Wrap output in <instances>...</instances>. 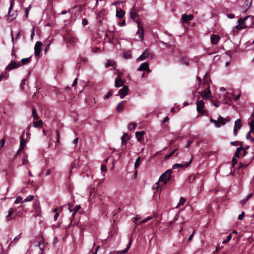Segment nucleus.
<instances>
[{
    "mask_svg": "<svg viewBox=\"0 0 254 254\" xmlns=\"http://www.w3.org/2000/svg\"><path fill=\"white\" fill-rule=\"evenodd\" d=\"M138 29L137 31L136 32V34L138 35L139 38L140 39H143V34H144V31L142 27H140L139 25V23H138Z\"/></svg>",
    "mask_w": 254,
    "mask_h": 254,
    "instance_id": "obj_17",
    "label": "nucleus"
},
{
    "mask_svg": "<svg viewBox=\"0 0 254 254\" xmlns=\"http://www.w3.org/2000/svg\"><path fill=\"white\" fill-rule=\"evenodd\" d=\"M193 18V15L192 14L187 15L184 14L182 15L181 20L183 22H188L191 20Z\"/></svg>",
    "mask_w": 254,
    "mask_h": 254,
    "instance_id": "obj_11",
    "label": "nucleus"
},
{
    "mask_svg": "<svg viewBox=\"0 0 254 254\" xmlns=\"http://www.w3.org/2000/svg\"><path fill=\"white\" fill-rule=\"evenodd\" d=\"M185 201H186L185 198L183 197H181L180 199L179 202L178 204L177 205V207H178L179 206L183 205L185 203Z\"/></svg>",
    "mask_w": 254,
    "mask_h": 254,
    "instance_id": "obj_37",
    "label": "nucleus"
},
{
    "mask_svg": "<svg viewBox=\"0 0 254 254\" xmlns=\"http://www.w3.org/2000/svg\"><path fill=\"white\" fill-rule=\"evenodd\" d=\"M252 1L253 0H246L245 1L244 5L242 6V8L244 9V12H246L249 9L252 3Z\"/></svg>",
    "mask_w": 254,
    "mask_h": 254,
    "instance_id": "obj_15",
    "label": "nucleus"
},
{
    "mask_svg": "<svg viewBox=\"0 0 254 254\" xmlns=\"http://www.w3.org/2000/svg\"><path fill=\"white\" fill-rule=\"evenodd\" d=\"M140 162V157H138L136 159V160L134 163V167L135 169L137 168L139 166Z\"/></svg>",
    "mask_w": 254,
    "mask_h": 254,
    "instance_id": "obj_38",
    "label": "nucleus"
},
{
    "mask_svg": "<svg viewBox=\"0 0 254 254\" xmlns=\"http://www.w3.org/2000/svg\"><path fill=\"white\" fill-rule=\"evenodd\" d=\"M80 208V205H77L76 206H75V207H74V212H73L72 214V216L73 217H74L76 213L77 212V211Z\"/></svg>",
    "mask_w": 254,
    "mask_h": 254,
    "instance_id": "obj_36",
    "label": "nucleus"
},
{
    "mask_svg": "<svg viewBox=\"0 0 254 254\" xmlns=\"http://www.w3.org/2000/svg\"><path fill=\"white\" fill-rule=\"evenodd\" d=\"M31 56H30L28 58H27L22 59L21 60V64L24 65V64H27L30 63L31 61Z\"/></svg>",
    "mask_w": 254,
    "mask_h": 254,
    "instance_id": "obj_23",
    "label": "nucleus"
},
{
    "mask_svg": "<svg viewBox=\"0 0 254 254\" xmlns=\"http://www.w3.org/2000/svg\"><path fill=\"white\" fill-rule=\"evenodd\" d=\"M98 249V247H97L96 249L95 252H94L93 251H90L88 254H97V252Z\"/></svg>",
    "mask_w": 254,
    "mask_h": 254,
    "instance_id": "obj_62",
    "label": "nucleus"
},
{
    "mask_svg": "<svg viewBox=\"0 0 254 254\" xmlns=\"http://www.w3.org/2000/svg\"><path fill=\"white\" fill-rule=\"evenodd\" d=\"M235 28L237 30H240L243 29L242 24H238L236 26Z\"/></svg>",
    "mask_w": 254,
    "mask_h": 254,
    "instance_id": "obj_61",
    "label": "nucleus"
},
{
    "mask_svg": "<svg viewBox=\"0 0 254 254\" xmlns=\"http://www.w3.org/2000/svg\"><path fill=\"white\" fill-rule=\"evenodd\" d=\"M252 195H253V194H252V193H250V194H249L248 195V196H247L246 198H244V199H242V200L240 201V204H241V205H243L244 204H245L246 203V202H247V201H248V200H249V199L252 197Z\"/></svg>",
    "mask_w": 254,
    "mask_h": 254,
    "instance_id": "obj_21",
    "label": "nucleus"
},
{
    "mask_svg": "<svg viewBox=\"0 0 254 254\" xmlns=\"http://www.w3.org/2000/svg\"><path fill=\"white\" fill-rule=\"evenodd\" d=\"M21 238V234H19L18 235H17V236H16L14 239H13V240L11 242V243L10 244V245H11V244L14 243V242H17V241H18L19 240H20Z\"/></svg>",
    "mask_w": 254,
    "mask_h": 254,
    "instance_id": "obj_40",
    "label": "nucleus"
},
{
    "mask_svg": "<svg viewBox=\"0 0 254 254\" xmlns=\"http://www.w3.org/2000/svg\"><path fill=\"white\" fill-rule=\"evenodd\" d=\"M131 241H132V239L131 238L130 239L129 242L128 243V244H127V248L124 251H127H127L128 250V249L131 245Z\"/></svg>",
    "mask_w": 254,
    "mask_h": 254,
    "instance_id": "obj_51",
    "label": "nucleus"
},
{
    "mask_svg": "<svg viewBox=\"0 0 254 254\" xmlns=\"http://www.w3.org/2000/svg\"><path fill=\"white\" fill-rule=\"evenodd\" d=\"M124 81L121 78L120 74H119L115 79V87H120L124 85Z\"/></svg>",
    "mask_w": 254,
    "mask_h": 254,
    "instance_id": "obj_12",
    "label": "nucleus"
},
{
    "mask_svg": "<svg viewBox=\"0 0 254 254\" xmlns=\"http://www.w3.org/2000/svg\"><path fill=\"white\" fill-rule=\"evenodd\" d=\"M130 138V137L128 136V135L127 133H124L123 136L121 137V141L123 144H126L127 140H128Z\"/></svg>",
    "mask_w": 254,
    "mask_h": 254,
    "instance_id": "obj_19",
    "label": "nucleus"
},
{
    "mask_svg": "<svg viewBox=\"0 0 254 254\" xmlns=\"http://www.w3.org/2000/svg\"><path fill=\"white\" fill-rule=\"evenodd\" d=\"M162 187H163V185H162ZM161 187V186L160 185L159 182L156 183L153 185V187L154 189H156V190H158V189L160 188Z\"/></svg>",
    "mask_w": 254,
    "mask_h": 254,
    "instance_id": "obj_45",
    "label": "nucleus"
},
{
    "mask_svg": "<svg viewBox=\"0 0 254 254\" xmlns=\"http://www.w3.org/2000/svg\"><path fill=\"white\" fill-rule=\"evenodd\" d=\"M244 215H245V212L244 211H242V213L240 214L239 216H238V219L240 220H241L243 219L244 216Z\"/></svg>",
    "mask_w": 254,
    "mask_h": 254,
    "instance_id": "obj_53",
    "label": "nucleus"
},
{
    "mask_svg": "<svg viewBox=\"0 0 254 254\" xmlns=\"http://www.w3.org/2000/svg\"><path fill=\"white\" fill-rule=\"evenodd\" d=\"M14 211L15 209L12 208H10L9 209L8 214L6 216V220L7 221H9L12 219V217L11 216L14 213Z\"/></svg>",
    "mask_w": 254,
    "mask_h": 254,
    "instance_id": "obj_16",
    "label": "nucleus"
},
{
    "mask_svg": "<svg viewBox=\"0 0 254 254\" xmlns=\"http://www.w3.org/2000/svg\"><path fill=\"white\" fill-rule=\"evenodd\" d=\"M249 17H250V16H246L245 18H240L238 20V24H242L246 19H247L248 18H249Z\"/></svg>",
    "mask_w": 254,
    "mask_h": 254,
    "instance_id": "obj_39",
    "label": "nucleus"
},
{
    "mask_svg": "<svg viewBox=\"0 0 254 254\" xmlns=\"http://www.w3.org/2000/svg\"><path fill=\"white\" fill-rule=\"evenodd\" d=\"M150 57L151 58H153V55L151 53L150 50L149 49H146L142 53V54L137 59V61H140L145 60V59L148 58Z\"/></svg>",
    "mask_w": 254,
    "mask_h": 254,
    "instance_id": "obj_3",
    "label": "nucleus"
},
{
    "mask_svg": "<svg viewBox=\"0 0 254 254\" xmlns=\"http://www.w3.org/2000/svg\"><path fill=\"white\" fill-rule=\"evenodd\" d=\"M126 253L127 251H112L109 254H125Z\"/></svg>",
    "mask_w": 254,
    "mask_h": 254,
    "instance_id": "obj_32",
    "label": "nucleus"
},
{
    "mask_svg": "<svg viewBox=\"0 0 254 254\" xmlns=\"http://www.w3.org/2000/svg\"><path fill=\"white\" fill-rule=\"evenodd\" d=\"M22 202V198L18 196L15 200L14 203L18 204Z\"/></svg>",
    "mask_w": 254,
    "mask_h": 254,
    "instance_id": "obj_44",
    "label": "nucleus"
},
{
    "mask_svg": "<svg viewBox=\"0 0 254 254\" xmlns=\"http://www.w3.org/2000/svg\"><path fill=\"white\" fill-rule=\"evenodd\" d=\"M177 150V148L174 149L171 153H170L169 154L165 155V158L166 159H169L172 156H173L174 155V154L175 153V152H176V151Z\"/></svg>",
    "mask_w": 254,
    "mask_h": 254,
    "instance_id": "obj_31",
    "label": "nucleus"
},
{
    "mask_svg": "<svg viewBox=\"0 0 254 254\" xmlns=\"http://www.w3.org/2000/svg\"><path fill=\"white\" fill-rule=\"evenodd\" d=\"M34 198V196L32 195H28L26 197V198L24 199V202H28L32 201Z\"/></svg>",
    "mask_w": 254,
    "mask_h": 254,
    "instance_id": "obj_41",
    "label": "nucleus"
},
{
    "mask_svg": "<svg viewBox=\"0 0 254 254\" xmlns=\"http://www.w3.org/2000/svg\"><path fill=\"white\" fill-rule=\"evenodd\" d=\"M196 105L197 111L198 113H201L202 114H204L205 113H206V111L203 109L205 105L204 103L202 100L197 101L196 102Z\"/></svg>",
    "mask_w": 254,
    "mask_h": 254,
    "instance_id": "obj_4",
    "label": "nucleus"
},
{
    "mask_svg": "<svg viewBox=\"0 0 254 254\" xmlns=\"http://www.w3.org/2000/svg\"><path fill=\"white\" fill-rule=\"evenodd\" d=\"M136 124L134 123H130L128 124L127 128L128 130H132L135 129Z\"/></svg>",
    "mask_w": 254,
    "mask_h": 254,
    "instance_id": "obj_29",
    "label": "nucleus"
},
{
    "mask_svg": "<svg viewBox=\"0 0 254 254\" xmlns=\"http://www.w3.org/2000/svg\"><path fill=\"white\" fill-rule=\"evenodd\" d=\"M26 140L24 138H21L20 141V145L19 146L21 147H24L26 144Z\"/></svg>",
    "mask_w": 254,
    "mask_h": 254,
    "instance_id": "obj_35",
    "label": "nucleus"
},
{
    "mask_svg": "<svg viewBox=\"0 0 254 254\" xmlns=\"http://www.w3.org/2000/svg\"><path fill=\"white\" fill-rule=\"evenodd\" d=\"M112 95V91H110L109 92H108L105 96V97L104 98L105 99H108Z\"/></svg>",
    "mask_w": 254,
    "mask_h": 254,
    "instance_id": "obj_47",
    "label": "nucleus"
},
{
    "mask_svg": "<svg viewBox=\"0 0 254 254\" xmlns=\"http://www.w3.org/2000/svg\"><path fill=\"white\" fill-rule=\"evenodd\" d=\"M21 64L19 63H16L13 61H11L10 63L5 67V70L10 71L13 69L18 68L20 66Z\"/></svg>",
    "mask_w": 254,
    "mask_h": 254,
    "instance_id": "obj_5",
    "label": "nucleus"
},
{
    "mask_svg": "<svg viewBox=\"0 0 254 254\" xmlns=\"http://www.w3.org/2000/svg\"><path fill=\"white\" fill-rule=\"evenodd\" d=\"M43 124V121L42 120H39L38 122H34V126L33 127L35 128L37 127H41V126Z\"/></svg>",
    "mask_w": 254,
    "mask_h": 254,
    "instance_id": "obj_28",
    "label": "nucleus"
},
{
    "mask_svg": "<svg viewBox=\"0 0 254 254\" xmlns=\"http://www.w3.org/2000/svg\"><path fill=\"white\" fill-rule=\"evenodd\" d=\"M208 74V73H206L203 77V80H204L205 84H208V80H207Z\"/></svg>",
    "mask_w": 254,
    "mask_h": 254,
    "instance_id": "obj_56",
    "label": "nucleus"
},
{
    "mask_svg": "<svg viewBox=\"0 0 254 254\" xmlns=\"http://www.w3.org/2000/svg\"><path fill=\"white\" fill-rule=\"evenodd\" d=\"M241 119H238L235 122V126L233 129V133L234 135H237L238 133V131L241 127Z\"/></svg>",
    "mask_w": 254,
    "mask_h": 254,
    "instance_id": "obj_8",
    "label": "nucleus"
},
{
    "mask_svg": "<svg viewBox=\"0 0 254 254\" xmlns=\"http://www.w3.org/2000/svg\"><path fill=\"white\" fill-rule=\"evenodd\" d=\"M37 243V245H36V246L39 247L41 254H42V253H43V251H44V242L42 241H39Z\"/></svg>",
    "mask_w": 254,
    "mask_h": 254,
    "instance_id": "obj_22",
    "label": "nucleus"
},
{
    "mask_svg": "<svg viewBox=\"0 0 254 254\" xmlns=\"http://www.w3.org/2000/svg\"><path fill=\"white\" fill-rule=\"evenodd\" d=\"M182 62L185 64L186 65H189V63L185 58H182Z\"/></svg>",
    "mask_w": 254,
    "mask_h": 254,
    "instance_id": "obj_60",
    "label": "nucleus"
},
{
    "mask_svg": "<svg viewBox=\"0 0 254 254\" xmlns=\"http://www.w3.org/2000/svg\"><path fill=\"white\" fill-rule=\"evenodd\" d=\"M129 14H130V17L133 19V20L134 21V18H135V17L136 16L135 13L132 11V10L130 11L129 12Z\"/></svg>",
    "mask_w": 254,
    "mask_h": 254,
    "instance_id": "obj_49",
    "label": "nucleus"
},
{
    "mask_svg": "<svg viewBox=\"0 0 254 254\" xmlns=\"http://www.w3.org/2000/svg\"><path fill=\"white\" fill-rule=\"evenodd\" d=\"M197 175H190L188 178L189 182H192L195 179H196Z\"/></svg>",
    "mask_w": 254,
    "mask_h": 254,
    "instance_id": "obj_30",
    "label": "nucleus"
},
{
    "mask_svg": "<svg viewBox=\"0 0 254 254\" xmlns=\"http://www.w3.org/2000/svg\"><path fill=\"white\" fill-rule=\"evenodd\" d=\"M1 74H3V78L4 77L6 79L8 78V74H7L6 71H3Z\"/></svg>",
    "mask_w": 254,
    "mask_h": 254,
    "instance_id": "obj_55",
    "label": "nucleus"
},
{
    "mask_svg": "<svg viewBox=\"0 0 254 254\" xmlns=\"http://www.w3.org/2000/svg\"><path fill=\"white\" fill-rule=\"evenodd\" d=\"M151 219H152V217H150V216L147 217L146 218L144 219L141 221V223H144L147 222L148 221H149V220H150Z\"/></svg>",
    "mask_w": 254,
    "mask_h": 254,
    "instance_id": "obj_52",
    "label": "nucleus"
},
{
    "mask_svg": "<svg viewBox=\"0 0 254 254\" xmlns=\"http://www.w3.org/2000/svg\"><path fill=\"white\" fill-rule=\"evenodd\" d=\"M230 121L229 118H224L221 116H219L217 120L211 119L210 121L212 123H214L216 127H220V126L225 125L227 123Z\"/></svg>",
    "mask_w": 254,
    "mask_h": 254,
    "instance_id": "obj_1",
    "label": "nucleus"
},
{
    "mask_svg": "<svg viewBox=\"0 0 254 254\" xmlns=\"http://www.w3.org/2000/svg\"><path fill=\"white\" fill-rule=\"evenodd\" d=\"M32 114L33 115V117L35 120H38L39 119V117L37 113V110L34 107H33L32 109Z\"/></svg>",
    "mask_w": 254,
    "mask_h": 254,
    "instance_id": "obj_25",
    "label": "nucleus"
},
{
    "mask_svg": "<svg viewBox=\"0 0 254 254\" xmlns=\"http://www.w3.org/2000/svg\"><path fill=\"white\" fill-rule=\"evenodd\" d=\"M31 8V5H29L26 9V10H25V16L27 18L28 17V12H29V10Z\"/></svg>",
    "mask_w": 254,
    "mask_h": 254,
    "instance_id": "obj_54",
    "label": "nucleus"
},
{
    "mask_svg": "<svg viewBox=\"0 0 254 254\" xmlns=\"http://www.w3.org/2000/svg\"><path fill=\"white\" fill-rule=\"evenodd\" d=\"M5 142V141L4 138H2L1 139V140L0 141V147H2L4 146Z\"/></svg>",
    "mask_w": 254,
    "mask_h": 254,
    "instance_id": "obj_57",
    "label": "nucleus"
},
{
    "mask_svg": "<svg viewBox=\"0 0 254 254\" xmlns=\"http://www.w3.org/2000/svg\"><path fill=\"white\" fill-rule=\"evenodd\" d=\"M124 58L126 59H129L131 58V55L129 54L126 53L124 54Z\"/></svg>",
    "mask_w": 254,
    "mask_h": 254,
    "instance_id": "obj_59",
    "label": "nucleus"
},
{
    "mask_svg": "<svg viewBox=\"0 0 254 254\" xmlns=\"http://www.w3.org/2000/svg\"><path fill=\"white\" fill-rule=\"evenodd\" d=\"M227 17L229 18L232 19V18L235 17V14H232V13L228 14H227Z\"/></svg>",
    "mask_w": 254,
    "mask_h": 254,
    "instance_id": "obj_63",
    "label": "nucleus"
},
{
    "mask_svg": "<svg viewBox=\"0 0 254 254\" xmlns=\"http://www.w3.org/2000/svg\"><path fill=\"white\" fill-rule=\"evenodd\" d=\"M13 3H14L13 0H12L11 2H10V6H9V9H8V14H7V15H8V16L9 17L11 16V15H10V13L11 10L13 8Z\"/></svg>",
    "mask_w": 254,
    "mask_h": 254,
    "instance_id": "obj_34",
    "label": "nucleus"
},
{
    "mask_svg": "<svg viewBox=\"0 0 254 254\" xmlns=\"http://www.w3.org/2000/svg\"><path fill=\"white\" fill-rule=\"evenodd\" d=\"M192 159H193V158L192 157L190 158V161L188 162H186L185 163V164H175L173 165L172 166V169H178L180 167L181 168H187L190 165V164L191 163L192 161Z\"/></svg>",
    "mask_w": 254,
    "mask_h": 254,
    "instance_id": "obj_9",
    "label": "nucleus"
},
{
    "mask_svg": "<svg viewBox=\"0 0 254 254\" xmlns=\"http://www.w3.org/2000/svg\"><path fill=\"white\" fill-rule=\"evenodd\" d=\"M236 157H235V156L232 158V167H235V166L237 164V160L236 159Z\"/></svg>",
    "mask_w": 254,
    "mask_h": 254,
    "instance_id": "obj_46",
    "label": "nucleus"
},
{
    "mask_svg": "<svg viewBox=\"0 0 254 254\" xmlns=\"http://www.w3.org/2000/svg\"><path fill=\"white\" fill-rule=\"evenodd\" d=\"M242 149H243V146H242L239 147L237 148L234 155L235 157L239 158V153L242 150Z\"/></svg>",
    "mask_w": 254,
    "mask_h": 254,
    "instance_id": "obj_24",
    "label": "nucleus"
},
{
    "mask_svg": "<svg viewBox=\"0 0 254 254\" xmlns=\"http://www.w3.org/2000/svg\"><path fill=\"white\" fill-rule=\"evenodd\" d=\"M220 36L217 35L212 34L210 37L211 43L213 44H217L220 40Z\"/></svg>",
    "mask_w": 254,
    "mask_h": 254,
    "instance_id": "obj_14",
    "label": "nucleus"
},
{
    "mask_svg": "<svg viewBox=\"0 0 254 254\" xmlns=\"http://www.w3.org/2000/svg\"><path fill=\"white\" fill-rule=\"evenodd\" d=\"M125 14V11L122 9L116 10V16L119 18H122Z\"/></svg>",
    "mask_w": 254,
    "mask_h": 254,
    "instance_id": "obj_20",
    "label": "nucleus"
},
{
    "mask_svg": "<svg viewBox=\"0 0 254 254\" xmlns=\"http://www.w3.org/2000/svg\"><path fill=\"white\" fill-rule=\"evenodd\" d=\"M77 80H78V78L77 77L75 78L72 83V86H74L75 85H76L77 83Z\"/></svg>",
    "mask_w": 254,
    "mask_h": 254,
    "instance_id": "obj_64",
    "label": "nucleus"
},
{
    "mask_svg": "<svg viewBox=\"0 0 254 254\" xmlns=\"http://www.w3.org/2000/svg\"><path fill=\"white\" fill-rule=\"evenodd\" d=\"M137 71H146L148 72H150V70L149 69V64L147 63L144 62L141 64L139 67L137 69Z\"/></svg>",
    "mask_w": 254,
    "mask_h": 254,
    "instance_id": "obj_10",
    "label": "nucleus"
},
{
    "mask_svg": "<svg viewBox=\"0 0 254 254\" xmlns=\"http://www.w3.org/2000/svg\"><path fill=\"white\" fill-rule=\"evenodd\" d=\"M26 80H27L26 78H24L21 82L20 87H21V89H22L23 90L24 89V85L26 84Z\"/></svg>",
    "mask_w": 254,
    "mask_h": 254,
    "instance_id": "obj_42",
    "label": "nucleus"
},
{
    "mask_svg": "<svg viewBox=\"0 0 254 254\" xmlns=\"http://www.w3.org/2000/svg\"><path fill=\"white\" fill-rule=\"evenodd\" d=\"M115 63H112V61L111 60H108L107 61V63L105 64V67L108 68L111 66H113Z\"/></svg>",
    "mask_w": 254,
    "mask_h": 254,
    "instance_id": "obj_33",
    "label": "nucleus"
},
{
    "mask_svg": "<svg viewBox=\"0 0 254 254\" xmlns=\"http://www.w3.org/2000/svg\"><path fill=\"white\" fill-rule=\"evenodd\" d=\"M42 43L38 41L36 43L34 47V54L36 57L39 56L42 50Z\"/></svg>",
    "mask_w": 254,
    "mask_h": 254,
    "instance_id": "obj_6",
    "label": "nucleus"
},
{
    "mask_svg": "<svg viewBox=\"0 0 254 254\" xmlns=\"http://www.w3.org/2000/svg\"><path fill=\"white\" fill-rule=\"evenodd\" d=\"M249 163H248L247 164H246L245 163H241L239 166H238V168H246L247 167V166L248 165Z\"/></svg>",
    "mask_w": 254,
    "mask_h": 254,
    "instance_id": "obj_48",
    "label": "nucleus"
},
{
    "mask_svg": "<svg viewBox=\"0 0 254 254\" xmlns=\"http://www.w3.org/2000/svg\"><path fill=\"white\" fill-rule=\"evenodd\" d=\"M199 93L201 94V96L203 97L204 99H208L209 97L207 96V95L211 93L209 86L208 85V87L205 89H204L201 93Z\"/></svg>",
    "mask_w": 254,
    "mask_h": 254,
    "instance_id": "obj_13",
    "label": "nucleus"
},
{
    "mask_svg": "<svg viewBox=\"0 0 254 254\" xmlns=\"http://www.w3.org/2000/svg\"><path fill=\"white\" fill-rule=\"evenodd\" d=\"M88 23V20L84 18L82 20V24L84 26L87 25Z\"/></svg>",
    "mask_w": 254,
    "mask_h": 254,
    "instance_id": "obj_50",
    "label": "nucleus"
},
{
    "mask_svg": "<svg viewBox=\"0 0 254 254\" xmlns=\"http://www.w3.org/2000/svg\"><path fill=\"white\" fill-rule=\"evenodd\" d=\"M172 173V169H168L163 173L159 177L158 181L163 182L164 184H166L167 182L171 179V174Z\"/></svg>",
    "mask_w": 254,
    "mask_h": 254,
    "instance_id": "obj_2",
    "label": "nucleus"
},
{
    "mask_svg": "<svg viewBox=\"0 0 254 254\" xmlns=\"http://www.w3.org/2000/svg\"><path fill=\"white\" fill-rule=\"evenodd\" d=\"M232 238L231 234H229L226 240H224L222 242L223 244H226L229 241H230Z\"/></svg>",
    "mask_w": 254,
    "mask_h": 254,
    "instance_id": "obj_43",
    "label": "nucleus"
},
{
    "mask_svg": "<svg viewBox=\"0 0 254 254\" xmlns=\"http://www.w3.org/2000/svg\"><path fill=\"white\" fill-rule=\"evenodd\" d=\"M249 125L250 127V129L249 132H254V120H251L250 123H249Z\"/></svg>",
    "mask_w": 254,
    "mask_h": 254,
    "instance_id": "obj_26",
    "label": "nucleus"
},
{
    "mask_svg": "<svg viewBox=\"0 0 254 254\" xmlns=\"http://www.w3.org/2000/svg\"><path fill=\"white\" fill-rule=\"evenodd\" d=\"M126 102V101H122L121 102H120L118 104V105L117 107V110L118 112H120L123 110L124 107L123 106H122V104L123 103H125Z\"/></svg>",
    "mask_w": 254,
    "mask_h": 254,
    "instance_id": "obj_27",
    "label": "nucleus"
},
{
    "mask_svg": "<svg viewBox=\"0 0 254 254\" xmlns=\"http://www.w3.org/2000/svg\"><path fill=\"white\" fill-rule=\"evenodd\" d=\"M68 210H69L70 212H74V207L73 205H69L68 206Z\"/></svg>",
    "mask_w": 254,
    "mask_h": 254,
    "instance_id": "obj_58",
    "label": "nucleus"
},
{
    "mask_svg": "<svg viewBox=\"0 0 254 254\" xmlns=\"http://www.w3.org/2000/svg\"><path fill=\"white\" fill-rule=\"evenodd\" d=\"M145 134L144 131H137L135 132V136L138 141L141 142L142 140V136Z\"/></svg>",
    "mask_w": 254,
    "mask_h": 254,
    "instance_id": "obj_18",
    "label": "nucleus"
},
{
    "mask_svg": "<svg viewBox=\"0 0 254 254\" xmlns=\"http://www.w3.org/2000/svg\"><path fill=\"white\" fill-rule=\"evenodd\" d=\"M128 91V87L124 86L123 88L121 89L117 95H120L121 99L124 98L127 94Z\"/></svg>",
    "mask_w": 254,
    "mask_h": 254,
    "instance_id": "obj_7",
    "label": "nucleus"
}]
</instances>
